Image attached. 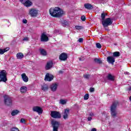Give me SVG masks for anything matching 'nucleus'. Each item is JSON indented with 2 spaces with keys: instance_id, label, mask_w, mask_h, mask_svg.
<instances>
[{
  "instance_id": "7ed1b4c3",
  "label": "nucleus",
  "mask_w": 131,
  "mask_h": 131,
  "mask_svg": "<svg viewBox=\"0 0 131 131\" xmlns=\"http://www.w3.org/2000/svg\"><path fill=\"white\" fill-rule=\"evenodd\" d=\"M102 26L105 28L112 25L113 20L111 19V18L108 17L105 18L104 20L101 21Z\"/></svg>"
},
{
  "instance_id": "412c9836",
  "label": "nucleus",
  "mask_w": 131,
  "mask_h": 131,
  "mask_svg": "<svg viewBox=\"0 0 131 131\" xmlns=\"http://www.w3.org/2000/svg\"><path fill=\"white\" fill-rule=\"evenodd\" d=\"M106 16H108V14L107 13H105L104 12H103L102 13H101V20L102 21H104V20H105L106 18Z\"/></svg>"
},
{
  "instance_id": "20e7f679",
  "label": "nucleus",
  "mask_w": 131,
  "mask_h": 131,
  "mask_svg": "<svg viewBox=\"0 0 131 131\" xmlns=\"http://www.w3.org/2000/svg\"><path fill=\"white\" fill-rule=\"evenodd\" d=\"M7 71L3 70L0 72V81L2 82H7L8 78H7Z\"/></svg>"
},
{
  "instance_id": "6ab92c4d",
  "label": "nucleus",
  "mask_w": 131,
  "mask_h": 131,
  "mask_svg": "<svg viewBox=\"0 0 131 131\" xmlns=\"http://www.w3.org/2000/svg\"><path fill=\"white\" fill-rule=\"evenodd\" d=\"M21 78L25 81V82H28L29 78L27 76H26V74L23 73L21 74Z\"/></svg>"
},
{
  "instance_id": "c756f323",
  "label": "nucleus",
  "mask_w": 131,
  "mask_h": 131,
  "mask_svg": "<svg viewBox=\"0 0 131 131\" xmlns=\"http://www.w3.org/2000/svg\"><path fill=\"white\" fill-rule=\"evenodd\" d=\"M75 28L77 30H83V29H84V28L81 26H76Z\"/></svg>"
},
{
  "instance_id": "2f4dec72",
  "label": "nucleus",
  "mask_w": 131,
  "mask_h": 131,
  "mask_svg": "<svg viewBox=\"0 0 131 131\" xmlns=\"http://www.w3.org/2000/svg\"><path fill=\"white\" fill-rule=\"evenodd\" d=\"M10 50V48L9 47H7L4 49H3V54H5V53H6V52H8V51H9Z\"/></svg>"
},
{
  "instance_id": "58836bf2",
  "label": "nucleus",
  "mask_w": 131,
  "mask_h": 131,
  "mask_svg": "<svg viewBox=\"0 0 131 131\" xmlns=\"http://www.w3.org/2000/svg\"><path fill=\"white\" fill-rule=\"evenodd\" d=\"M21 123H26L25 119L24 118L20 119Z\"/></svg>"
},
{
  "instance_id": "9d476101",
  "label": "nucleus",
  "mask_w": 131,
  "mask_h": 131,
  "mask_svg": "<svg viewBox=\"0 0 131 131\" xmlns=\"http://www.w3.org/2000/svg\"><path fill=\"white\" fill-rule=\"evenodd\" d=\"M33 111H34V112H37L38 114H42V112H43L42 108L38 106H34L33 107Z\"/></svg>"
},
{
  "instance_id": "f257e3e1",
  "label": "nucleus",
  "mask_w": 131,
  "mask_h": 131,
  "mask_svg": "<svg viewBox=\"0 0 131 131\" xmlns=\"http://www.w3.org/2000/svg\"><path fill=\"white\" fill-rule=\"evenodd\" d=\"M49 13L54 18H60L63 15V10L59 7L51 8L49 10Z\"/></svg>"
},
{
  "instance_id": "a19ab883",
  "label": "nucleus",
  "mask_w": 131,
  "mask_h": 131,
  "mask_svg": "<svg viewBox=\"0 0 131 131\" xmlns=\"http://www.w3.org/2000/svg\"><path fill=\"white\" fill-rule=\"evenodd\" d=\"M23 23H24V24H26V23H27V20L26 19H23Z\"/></svg>"
},
{
  "instance_id": "f03ea898",
  "label": "nucleus",
  "mask_w": 131,
  "mask_h": 131,
  "mask_svg": "<svg viewBox=\"0 0 131 131\" xmlns=\"http://www.w3.org/2000/svg\"><path fill=\"white\" fill-rule=\"evenodd\" d=\"M117 105H118V102L116 101L113 102L111 106V115L113 118H115L117 116V111H116Z\"/></svg>"
},
{
  "instance_id": "ddd939ff",
  "label": "nucleus",
  "mask_w": 131,
  "mask_h": 131,
  "mask_svg": "<svg viewBox=\"0 0 131 131\" xmlns=\"http://www.w3.org/2000/svg\"><path fill=\"white\" fill-rule=\"evenodd\" d=\"M69 113H70V110L68 108L64 110V112L63 116V119H68V115H69Z\"/></svg>"
},
{
  "instance_id": "c03bdc74",
  "label": "nucleus",
  "mask_w": 131,
  "mask_h": 131,
  "mask_svg": "<svg viewBox=\"0 0 131 131\" xmlns=\"http://www.w3.org/2000/svg\"><path fill=\"white\" fill-rule=\"evenodd\" d=\"M0 55H4L3 53V49H0Z\"/></svg>"
},
{
  "instance_id": "a878e982",
  "label": "nucleus",
  "mask_w": 131,
  "mask_h": 131,
  "mask_svg": "<svg viewBox=\"0 0 131 131\" xmlns=\"http://www.w3.org/2000/svg\"><path fill=\"white\" fill-rule=\"evenodd\" d=\"M42 91H43V92H47L48 90H49V86L47 84H45L41 87Z\"/></svg>"
},
{
  "instance_id": "8fccbe9b",
  "label": "nucleus",
  "mask_w": 131,
  "mask_h": 131,
  "mask_svg": "<svg viewBox=\"0 0 131 131\" xmlns=\"http://www.w3.org/2000/svg\"><path fill=\"white\" fill-rule=\"evenodd\" d=\"M128 91H131V86L129 87V89H128Z\"/></svg>"
},
{
  "instance_id": "4c0bfd02",
  "label": "nucleus",
  "mask_w": 131,
  "mask_h": 131,
  "mask_svg": "<svg viewBox=\"0 0 131 131\" xmlns=\"http://www.w3.org/2000/svg\"><path fill=\"white\" fill-rule=\"evenodd\" d=\"M94 92H95V88H90V93H93Z\"/></svg>"
},
{
  "instance_id": "ea45409f",
  "label": "nucleus",
  "mask_w": 131,
  "mask_h": 131,
  "mask_svg": "<svg viewBox=\"0 0 131 131\" xmlns=\"http://www.w3.org/2000/svg\"><path fill=\"white\" fill-rule=\"evenodd\" d=\"M79 42H83V38H80L78 39Z\"/></svg>"
},
{
  "instance_id": "aec40b11",
  "label": "nucleus",
  "mask_w": 131,
  "mask_h": 131,
  "mask_svg": "<svg viewBox=\"0 0 131 131\" xmlns=\"http://www.w3.org/2000/svg\"><path fill=\"white\" fill-rule=\"evenodd\" d=\"M106 78L108 80H111V81H114V80H115L114 76L112 75L111 74H108Z\"/></svg>"
},
{
  "instance_id": "7c9ffc66",
  "label": "nucleus",
  "mask_w": 131,
  "mask_h": 131,
  "mask_svg": "<svg viewBox=\"0 0 131 131\" xmlns=\"http://www.w3.org/2000/svg\"><path fill=\"white\" fill-rule=\"evenodd\" d=\"M83 77L84 78H85V79H90V78L91 77V75L84 74L83 75Z\"/></svg>"
},
{
  "instance_id": "864d4df0",
  "label": "nucleus",
  "mask_w": 131,
  "mask_h": 131,
  "mask_svg": "<svg viewBox=\"0 0 131 131\" xmlns=\"http://www.w3.org/2000/svg\"><path fill=\"white\" fill-rule=\"evenodd\" d=\"M4 1H6V0H4Z\"/></svg>"
},
{
  "instance_id": "c85d7f7f",
  "label": "nucleus",
  "mask_w": 131,
  "mask_h": 131,
  "mask_svg": "<svg viewBox=\"0 0 131 131\" xmlns=\"http://www.w3.org/2000/svg\"><path fill=\"white\" fill-rule=\"evenodd\" d=\"M94 62L95 63H97L98 64H102V63L101 59L97 58H94Z\"/></svg>"
},
{
  "instance_id": "1a4fd4ad",
  "label": "nucleus",
  "mask_w": 131,
  "mask_h": 131,
  "mask_svg": "<svg viewBox=\"0 0 131 131\" xmlns=\"http://www.w3.org/2000/svg\"><path fill=\"white\" fill-rule=\"evenodd\" d=\"M59 59L60 61H66L68 59V55L66 53L63 52L59 55Z\"/></svg>"
},
{
  "instance_id": "f704fd0d",
  "label": "nucleus",
  "mask_w": 131,
  "mask_h": 131,
  "mask_svg": "<svg viewBox=\"0 0 131 131\" xmlns=\"http://www.w3.org/2000/svg\"><path fill=\"white\" fill-rule=\"evenodd\" d=\"M10 131H19V129L17 127H12L11 128Z\"/></svg>"
},
{
  "instance_id": "37998d69",
  "label": "nucleus",
  "mask_w": 131,
  "mask_h": 131,
  "mask_svg": "<svg viewBox=\"0 0 131 131\" xmlns=\"http://www.w3.org/2000/svg\"><path fill=\"white\" fill-rule=\"evenodd\" d=\"M28 39H29V38H28V37H25L24 39H23V40H25V41H28Z\"/></svg>"
},
{
  "instance_id": "423d86ee",
  "label": "nucleus",
  "mask_w": 131,
  "mask_h": 131,
  "mask_svg": "<svg viewBox=\"0 0 131 131\" xmlns=\"http://www.w3.org/2000/svg\"><path fill=\"white\" fill-rule=\"evenodd\" d=\"M50 116L52 118H56L57 119H60L61 117L60 112L56 111H51Z\"/></svg>"
},
{
  "instance_id": "393cba45",
  "label": "nucleus",
  "mask_w": 131,
  "mask_h": 131,
  "mask_svg": "<svg viewBox=\"0 0 131 131\" xmlns=\"http://www.w3.org/2000/svg\"><path fill=\"white\" fill-rule=\"evenodd\" d=\"M20 111L18 110H13L11 112V115L12 116H15V115H17L18 113H19Z\"/></svg>"
},
{
  "instance_id": "39448f33",
  "label": "nucleus",
  "mask_w": 131,
  "mask_h": 131,
  "mask_svg": "<svg viewBox=\"0 0 131 131\" xmlns=\"http://www.w3.org/2000/svg\"><path fill=\"white\" fill-rule=\"evenodd\" d=\"M4 98V103L7 106H12V98L9 96L5 95Z\"/></svg>"
},
{
  "instance_id": "4468645a",
  "label": "nucleus",
  "mask_w": 131,
  "mask_h": 131,
  "mask_svg": "<svg viewBox=\"0 0 131 131\" xmlns=\"http://www.w3.org/2000/svg\"><path fill=\"white\" fill-rule=\"evenodd\" d=\"M53 67V61H49L47 63V64L45 67L46 70H49Z\"/></svg>"
},
{
  "instance_id": "6e6552de",
  "label": "nucleus",
  "mask_w": 131,
  "mask_h": 131,
  "mask_svg": "<svg viewBox=\"0 0 131 131\" xmlns=\"http://www.w3.org/2000/svg\"><path fill=\"white\" fill-rule=\"evenodd\" d=\"M29 13L30 15H31V17H36L37 16V14H38V10L34 8H32L30 9Z\"/></svg>"
},
{
  "instance_id": "f8f14e48",
  "label": "nucleus",
  "mask_w": 131,
  "mask_h": 131,
  "mask_svg": "<svg viewBox=\"0 0 131 131\" xmlns=\"http://www.w3.org/2000/svg\"><path fill=\"white\" fill-rule=\"evenodd\" d=\"M54 79V76L50 75V73H48L46 74L45 77V81H52Z\"/></svg>"
},
{
  "instance_id": "cd10ccee",
  "label": "nucleus",
  "mask_w": 131,
  "mask_h": 131,
  "mask_svg": "<svg viewBox=\"0 0 131 131\" xmlns=\"http://www.w3.org/2000/svg\"><path fill=\"white\" fill-rule=\"evenodd\" d=\"M113 57H116L117 58V57H119L120 56V52L116 51L113 53Z\"/></svg>"
},
{
  "instance_id": "a18cd8bd",
  "label": "nucleus",
  "mask_w": 131,
  "mask_h": 131,
  "mask_svg": "<svg viewBox=\"0 0 131 131\" xmlns=\"http://www.w3.org/2000/svg\"><path fill=\"white\" fill-rule=\"evenodd\" d=\"M92 117H88V121H91V120H92Z\"/></svg>"
},
{
  "instance_id": "09e8293b",
  "label": "nucleus",
  "mask_w": 131,
  "mask_h": 131,
  "mask_svg": "<svg viewBox=\"0 0 131 131\" xmlns=\"http://www.w3.org/2000/svg\"><path fill=\"white\" fill-rule=\"evenodd\" d=\"M90 116H94V114L93 113H91L90 114Z\"/></svg>"
},
{
  "instance_id": "bb28decb",
  "label": "nucleus",
  "mask_w": 131,
  "mask_h": 131,
  "mask_svg": "<svg viewBox=\"0 0 131 131\" xmlns=\"http://www.w3.org/2000/svg\"><path fill=\"white\" fill-rule=\"evenodd\" d=\"M61 24L64 27H66V26H68V25H69V23H68V21L66 20L62 21Z\"/></svg>"
},
{
  "instance_id": "603ef678",
  "label": "nucleus",
  "mask_w": 131,
  "mask_h": 131,
  "mask_svg": "<svg viewBox=\"0 0 131 131\" xmlns=\"http://www.w3.org/2000/svg\"><path fill=\"white\" fill-rule=\"evenodd\" d=\"M79 60H80V61H81V58H79Z\"/></svg>"
},
{
  "instance_id": "9b49d317",
  "label": "nucleus",
  "mask_w": 131,
  "mask_h": 131,
  "mask_svg": "<svg viewBox=\"0 0 131 131\" xmlns=\"http://www.w3.org/2000/svg\"><path fill=\"white\" fill-rule=\"evenodd\" d=\"M41 41H43L45 42H47V41H49V37L47 36L46 33H42L41 35L40 38Z\"/></svg>"
},
{
  "instance_id": "2eb2a0df",
  "label": "nucleus",
  "mask_w": 131,
  "mask_h": 131,
  "mask_svg": "<svg viewBox=\"0 0 131 131\" xmlns=\"http://www.w3.org/2000/svg\"><path fill=\"white\" fill-rule=\"evenodd\" d=\"M32 5H33L32 2H31V1L29 0H27V1L26 0L25 1V3H24V6H25V7H27V8L29 7H31Z\"/></svg>"
},
{
  "instance_id": "de8ad7c7",
  "label": "nucleus",
  "mask_w": 131,
  "mask_h": 131,
  "mask_svg": "<svg viewBox=\"0 0 131 131\" xmlns=\"http://www.w3.org/2000/svg\"><path fill=\"white\" fill-rule=\"evenodd\" d=\"M91 131H97V129L96 128H92Z\"/></svg>"
},
{
  "instance_id": "49530a36",
  "label": "nucleus",
  "mask_w": 131,
  "mask_h": 131,
  "mask_svg": "<svg viewBox=\"0 0 131 131\" xmlns=\"http://www.w3.org/2000/svg\"><path fill=\"white\" fill-rule=\"evenodd\" d=\"M58 73L59 74H63V71H59V72H58Z\"/></svg>"
},
{
  "instance_id": "79ce46f5",
  "label": "nucleus",
  "mask_w": 131,
  "mask_h": 131,
  "mask_svg": "<svg viewBox=\"0 0 131 131\" xmlns=\"http://www.w3.org/2000/svg\"><path fill=\"white\" fill-rule=\"evenodd\" d=\"M26 0H19V2L23 4L24 5V3H25Z\"/></svg>"
},
{
  "instance_id": "c9c22d12",
  "label": "nucleus",
  "mask_w": 131,
  "mask_h": 131,
  "mask_svg": "<svg viewBox=\"0 0 131 131\" xmlns=\"http://www.w3.org/2000/svg\"><path fill=\"white\" fill-rule=\"evenodd\" d=\"M96 47L97 48V49H101L102 48V45H101V43H97Z\"/></svg>"
},
{
  "instance_id": "3c124183",
  "label": "nucleus",
  "mask_w": 131,
  "mask_h": 131,
  "mask_svg": "<svg viewBox=\"0 0 131 131\" xmlns=\"http://www.w3.org/2000/svg\"><path fill=\"white\" fill-rule=\"evenodd\" d=\"M129 100H130V102H131V96L129 97Z\"/></svg>"
},
{
  "instance_id": "f3484780",
  "label": "nucleus",
  "mask_w": 131,
  "mask_h": 131,
  "mask_svg": "<svg viewBox=\"0 0 131 131\" xmlns=\"http://www.w3.org/2000/svg\"><path fill=\"white\" fill-rule=\"evenodd\" d=\"M57 88H58V84L57 83L52 84L50 86L51 90L52 92H56V91H57Z\"/></svg>"
},
{
  "instance_id": "b1692460",
  "label": "nucleus",
  "mask_w": 131,
  "mask_h": 131,
  "mask_svg": "<svg viewBox=\"0 0 131 131\" xmlns=\"http://www.w3.org/2000/svg\"><path fill=\"white\" fill-rule=\"evenodd\" d=\"M39 51H40V54L42 56H47V51L45 49H40Z\"/></svg>"
},
{
  "instance_id": "0eeeda50",
  "label": "nucleus",
  "mask_w": 131,
  "mask_h": 131,
  "mask_svg": "<svg viewBox=\"0 0 131 131\" xmlns=\"http://www.w3.org/2000/svg\"><path fill=\"white\" fill-rule=\"evenodd\" d=\"M51 124L53 127V131H58L59 127L60 126V122L57 121H52Z\"/></svg>"
},
{
  "instance_id": "e433bc0d",
  "label": "nucleus",
  "mask_w": 131,
  "mask_h": 131,
  "mask_svg": "<svg viewBox=\"0 0 131 131\" xmlns=\"http://www.w3.org/2000/svg\"><path fill=\"white\" fill-rule=\"evenodd\" d=\"M81 19L83 22H84V21H85V20L86 19V18H85V17L84 16V15H83L82 16H81Z\"/></svg>"
},
{
  "instance_id": "5701e85b",
  "label": "nucleus",
  "mask_w": 131,
  "mask_h": 131,
  "mask_svg": "<svg viewBox=\"0 0 131 131\" xmlns=\"http://www.w3.org/2000/svg\"><path fill=\"white\" fill-rule=\"evenodd\" d=\"M20 93H26V92H27V87L23 86L20 88Z\"/></svg>"
},
{
  "instance_id": "4be33fe9",
  "label": "nucleus",
  "mask_w": 131,
  "mask_h": 131,
  "mask_svg": "<svg viewBox=\"0 0 131 131\" xmlns=\"http://www.w3.org/2000/svg\"><path fill=\"white\" fill-rule=\"evenodd\" d=\"M16 58L17 59H23V58H24V54L19 52L16 54Z\"/></svg>"
},
{
  "instance_id": "dca6fc26",
  "label": "nucleus",
  "mask_w": 131,
  "mask_h": 131,
  "mask_svg": "<svg viewBox=\"0 0 131 131\" xmlns=\"http://www.w3.org/2000/svg\"><path fill=\"white\" fill-rule=\"evenodd\" d=\"M107 61L108 62V63L114 64V62H115V59H114V57L112 56H108L107 58Z\"/></svg>"
},
{
  "instance_id": "a211bd4d",
  "label": "nucleus",
  "mask_w": 131,
  "mask_h": 131,
  "mask_svg": "<svg viewBox=\"0 0 131 131\" xmlns=\"http://www.w3.org/2000/svg\"><path fill=\"white\" fill-rule=\"evenodd\" d=\"M84 7L87 10H93V5L91 4L86 3L84 5Z\"/></svg>"
},
{
  "instance_id": "72a5a7b5",
  "label": "nucleus",
  "mask_w": 131,
  "mask_h": 131,
  "mask_svg": "<svg viewBox=\"0 0 131 131\" xmlns=\"http://www.w3.org/2000/svg\"><path fill=\"white\" fill-rule=\"evenodd\" d=\"M60 103L62 105H65V104H66V101L64 99H60Z\"/></svg>"
},
{
  "instance_id": "473e14b6",
  "label": "nucleus",
  "mask_w": 131,
  "mask_h": 131,
  "mask_svg": "<svg viewBox=\"0 0 131 131\" xmlns=\"http://www.w3.org/2000/svg\"><path fill=\"white\" fill-rule=\"evenodd\" d=\"M90 97V94H86L84 96V100H89V98Z\"/></svg>"
}]
</instances>
